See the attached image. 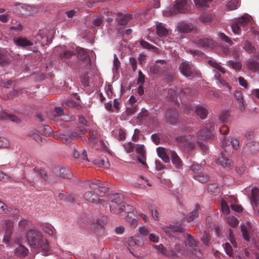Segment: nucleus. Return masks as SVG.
Segmentation results:
<instances>
[{
  "instance_id": "nucleus-1",
  "label": "nucleus",
  "mask_w": 259,
  "mask_h": 259,
  "mask_svg": "<svg viewBox=\"0 0 259 259\" xmlns=\"http://www.w3.org/2000/svg\"><path fill=\"white\" fill-rule=\"evenodd\" d=\"M26 238L32 251L41 252L44 255L49 253L48 241L43 237L41 232L35 229H30L27 232Z\"/></svg>"
},
{
  "instance_id": "nucleus-2",
  "label": "nucleus",
  "mask_w": 259,
  "mask_h": 259,
  "mask_svg": "<svg viewBox=\"0 0 259 259\" xmlns=\"http://www.w3.org/2000/svg\"><path fill=\"white\" fill-rule=\"evenodd\" d=\"M239 142L237 139H231V141L228 140L226 141V139L224 137L222 141V146L224 150L222 151L220 156L217 160V163L222 165L223 167H231L233 165V162L230 156L232 154L231 146L235 150L238 149L239 147Z\"/></svg>"
},
{
  "instance_id": "nucleus-3",
  "label": "nucleus",
  "mask_w": 259,
  "mask_h": 259,
  "mask_svg": "<svg viewBox=\"0 0 259 259\" xmlns=\"http://www.w3.org/2000/svg\"><path fill=\"white\" fill-rule=\"evenodd\" d=\"M88 130L84 127H80L76 128L73 132L71 133L67 134H59L57 135V138L64 143H68L71 140H75L79 137H81L82 135L86 134Z\"/></svg>"
},
{
  "instance_id": "nucleus-4",
  "label": "nucleus",
  "mask_w": 259,
  "mask_h": 259,
  "mask_svg": "<svg viewBox=\"0 0 259 259\" xmlns=\"http://www.w3.org/2000/svg\"><path fill=\"white\" fill-rule=\"evenodd\" d=\"M251 17L245 14L242 17L235 19L231 23V27L234 33L239 34L241 32V28L245 29V26L251 21Z\"/></svg>"
},
{
  "instance_id": "nucleus-5",
  "label": "nucleus",
  "mask_w": 259,
  "mask_h": 259,
  "mask_svg": "<svg viewBox=\"0 0 259 259\" xmlns=\"http://www.w3.org/2000/svg\"><path fill=\"white\" fill-rule=\"evenodd\" d=\"M185 239L184 243L186 250L189 251V255L192 254L197 257H200L201 255V253L197 246V241L190 234H186Z\"/></svg>"
},
{
  "instance_id": "nucleus-6",
  "label": "nucleus",
  "mask_w": 259,
  "mask_h": 259,
  "mask_svg": "<svg viewBox=\"0 0 259 259\" xmlns=\"http://www.w3.org/2000/svg\"><path fill=\"white\" fill-rule=\"evenodd\" d=\"M182 74L187 78H193L199 75V72L192 64L187 61L182 62L179 66Z\"/></svg>"
},
{
  "instance_id": "nucleus-7",
  "label": "nucleus",
  "mask_w": 259,
  "mask_h": 259,
  "mask_svg": "<svg viewBox=\"0 0 259 259\" xmlns=\"http://www.w3.org/2000/svg\"><path fill=\"white\" fill-rule=\"evenodd\" d=\"M87 185L90 189L94 190L97 196H104L108 191V188L101 184L99 180H95V182L89 180L87 182Z\"/></svg>"
},
{
  "instance_id": "nucleus-8",
  "label": "nucleus",
  "mask_w": 259,
  "mask_h": 259,
  "mask_svg": "<svg viewBox=\"0 0 259 259\" xmlns=\"http://www.w3.org/2000/svg\"><path fill=\"white\" fill-rule=\"evenodd\" d=\"M166 122L172 125H176L180 122L178 110L176 108H168L165 113Z\"/></svg>"
},
{
  "instance_id": "nucleus-9",
  "label": "nucleus",
  "mask_w": 259,
  "mask_h": 259,
  "mask_svg": "<svg viewBox=\"0 0 259 259\" xmlns=\"http://www.w3.org/2000/svg\"><path fill=\"white\" fill-rule=\"evenodd\" d=\"M111 204L110 205V211L114 214H118L119 211L121 207L116 208L117 204H121V203H126L123 201V196L120 194L115 193L110 196Z\"/></svg>"
},
{
  "instance_id": "nucleus-10",
  "label": "nucleus",
  "mask_w": 259,
  "mask_h": 259,
  "mask_svg": "<svg viewBox=\"0 0 259 259\" xmlns=\"http://www.w3.org/2000/svg\"><path fill=\"white\" fill-rule=\"evenodd\" d=\"M121 207L119 211V213L121 212H126V213H128L127 215V220L131 222V225L133 226H136L138 225V218L137 217L135 218L132 219V213H131V211L133 210L132 206L127 204L126 203H121V204H117L116 206V208H119Z\"/></svg>"
},
{
  "instance_id": "nucleus-11",
  "label": "nucleus",
  "mask_w": 259,
  "mask_h": 259,
  "mask_svg": "<svg viewBox=\"0 0 259 259\" xmlns=\"http://www.w3.org/2000/svg\"><path fill=\"white\" fill-rule=\"evenodd\" d=\"M194 42L199 47L204 49H212L217 46V42L208 38H199L194 40Z\"/></svg>"
},
{
  "instance_id": "nucleus-12",
  "label": "nucleus",
  "mask_w": 259,
  "mask_h": 259,
  "mask_svg": "<svg viewBox=\"0 0 259 259\" xmlns=\"http://www.w3.org/2000/svg\"><path fill=\"white\" fill-rule=\"evenodd\" d=\"M16 13L18 14L31 15L33 14L35 11L34 8L30 6H26L23 4H16Z\"/></svg>"
},
{
  "instance_id": "nucleus-13",
  "label": "nucleus",
  "mask_w": 259,
  "mask_h": 259,
  "mask_svg": "<svg viewBox=\"0 0 259 259\" xmlns=\"http://www.w3.org/2000/svg\"><path fill=\"white\" fill-rule=\"evenodd\" d=\"M53 171L55 175L65 179H69L72 176V174L68 168L63 167L61 165L55 166L53 168Z\"/></svg>"
},
{
  "instance_id": "nucleus-14",
  "label": "nucleus",
  "mask_w": 259,
  "mask_h": 259,
  "mask_svg": "<svg viewBox=\"0 0 259 259\" xmlns=\"http://www.w3.org/2000/svg\"><path fill=\"white\" fill-rule=\"evenodd\" d=\"M214 130V124L212 123H208L204 128L199 131V135L202 140L209 139L213 135L212 132Z\"/></svg>"
},
{
  "instance_id": "nucleus-15",
  "label": "nucleus",
  "mask_w": 259,
  "mask_h": 259,
  "mask_svg": "<svg viewBox=\"0 0 259 259\" xmlns=\"http://www.w3.org/2000/svg\"><path fill=\"white\" fill-rule=\"evenodd\" d=\"M83 198L89 202L95 203H102L103 201V199H100L98 198V196L96 194L94 190L89 191L84 193L83 194Z\"/></svg>"
},
{
  "instance_id": "nucleus-16",
  "label": "nucleus",
  "mask_w": 259,
  "mask_h": 259,
  "mask_svg": "<svg viewBox=\"0 0 259 259\" xmlns=\"http://www.w3.org/2000/svg\"><path fill=\"white\" fill-rule=\"evenodd\" d=\"M73 147L74 148L73 156L75 158L80 159L82 163H85L89 162L85 150H82L80 148L76 149L75 145H73Z\"/></svg>"
},
{
  "instance_id": "nucleus-17",
  "label": "nucleus",
  "mask_w": 259,
  "mask_h": 259,
  "mask_svg": "<svg viewBox=\"0 0 259 259\" xmlns=\"http://www.w3.org/2000/svg\"><path fill=\"white\" fill-rule=\"evenodd\" d=\"M170 156L171 157V161L174 166L178 170L183 168V162L178 155L175 151H169Z\"/></svg>"
},
{
  "instance_id": "nucleus-18",
  "label": "nucleus",
  "mask_w": 259,
  "mask_h": 259,
  "mask_svg": "<svg viewBox=\"0 0 259 259\" xmlns=\"http://www.w3.org/2000/svg\"><path fill=\"white\" fill-rule=\"evenodd\" d=\"M200 210L201 207L199 204H196L195 208L187 214V215L185 218V220L188 223L193 222L195 219L198 218Z\"/></svg>"
},
{
  "instance_id": "nucleus-19",
  "label": "nucleus",
  "mask_w": 259,
  "mask_h": 259,
  "mask_svg": "<svg viewBox=\"0 0 259 259\" xmlns=\"http://www.w3.org/2000/svg\"><path fill=\"white\" fill-rule=\"evenodd\" d=\"M189 136H177L176 140L180 143L184 144L185 148H187L189 150L193 149L195 147V145L192 142H189Z\"/></svg>"
},
{
  "instance_id": "nucleus-20",
  "label": "nucleus",
  "mask_w": 259,
  "mask_h": 259,
  "mask_svg": "<svg viewBox=\"0 0 259 259\" xmlns=\"http://www.w3.org/2000/svg\"><path fill=\"white\" fill-rule=\"evenodd\" d=\"M234 96L236 100L237 106L241 111L245 109V101L243 98V94L240 91L236 90L234 92Z\"/></svg>"
},
{
  "instance_id": "nucleus-21",
  "label": "nucleus",
  "mask_w": 259,
  "mask_h": 259,
  "mask_svg": "<svg viewBox=\"0 0 259 259\" xmlns=\"http://www.w3.org/2000/svg\"><path fill=\"white\" fill-rule=\"evenodd\" d=\"M158 156L165 163L169 162L170 154L169 151L171 150L162 147H158L156 149Z\"/></svg>"
},
{
  "instance_id": "nucleus-22",
  "label": "nucleus",
  "mask_w": 259,
  "mask_h": 259,
  "mask_svg": "<svg viewBox=\"0 0 259 259\" xmlns=\"http://www.w3.org/2000/svg\"><path fill=\"white\" fill-rule=\"evenodd\" d=\"M246 68L252 72H256L259 71V61L254 59H250L245 62Z\"/></svg>"
},
{
  "instance_id": "nucleus-23",
  "label": "nucleus",
  "mask_w": 259,
  "mask_h": 259,
  "mask_svg": "<svg viewBox=\"0 0 259 259\" xmlns=\"http://www.w3.org/2000/svg\"><path fill=\"white\" fill-rule=\"evenodd\" d=\"M77 57L82 62L90 64L91 59L87 54V50L81 48L77 49Z\"/></svg>"
},
{
  "instance_id": "nucleus-24",
  "label": "nucleus",
  "mask_w": 259,
  "mask_h": 259,
  "mask_svg": "<svg viewBox=\"0 0 259 259\" xmlns=\"http://www.w3.org/2000/svg\"><path fill=\"white\" fill-rule=\"evenodd\" d=\"M175 6L178 12L181 13H185L189 10V6L186 0H177Z\"/></svg>"
},
{
  "instance_id": "nucleus-25",
  "label": "nucleus",
  "mask_w": 259,
  "mask_h": 259,
  "mask_svg": "<svg viewBox=\"0 0 259 259\" xmlns=\"http://www.w3.org/2000/svg\"><path fill=\"white\" fill-rule=\"evenodd\" d=\"M14 41L17 46L23 48L31 46L33 45V42L25 37H22L14 39Z\"/></svg>"
},
{
  "instance_id": "nucleus-26",
  "label": "nucleus",
  "mask_w": 259,
  "mask_h": 259,
  "mask_svg": "<svg viewBox=\"0 0 259 259\" xmlns=\"http://www.w3.org/2000/svg\"><path fill=\"white\" fill-rule=\"evenodd\" d=\"M132 18V17L130 14L123 15L121 13H118L116 18V21L120 25H125L127 24L128 22Z\"/></svg>"
},
{
  "instance_id": "nucleus-27",
  "label": "nucleus",
  "mask_w": 259,
  "mask_h": 259,
  "mask_svg": "<svg viewBox=\"0 0 259 259\" xmlns=\"http://www.w3.org/2000/svg\"><path fill=\"white\" fill-rule=\"evenodd\" d=\"M250 201L252 205L257 206L259 201V189L257 188H253L251 190V196Z\"/></svg>"
},
{
  "instance_id": "nucleus-28",
  "label": "nucleus",
  "mask_w": 259,
  "mask_h": 259,
  "mask_svg": "<svg viewBox=\"0 0 259 259\" xmlns=\"http://www.w3.org/2000/svg\"><path fill=\"white\" fill-rule=\"evenodd\" d=\"M11 57L10 53L6 50H3L0 51V64L4 65L9 63Z\"/></svg>"
},
{
  "instance_id": "nucleus-29",
  "label": "nucleus",
  "mask_w": 259,
  "mask_h": 259,
  "mask_svg": "<svg viewBox=\"0 0 259 259\" xmlns=\"http://www.w3.org/2000/svg\"><path fill=\"white\" fill-rule=\"evenodd\" d=\"M212 0H194L195 6L197 8L201 9H206L209 8V3Z\"/></svg>"
},
{
  "instance_id": "nucleus-30",
  "label": "nucleus",
  "mask_w": 259,
  "mask_h": 259,
  "mask_svg": "<svg viewBox=\"0 0 259 259\" xmlns=\"http://www.w3.org/2000/svg\"><path fill=\"white\" fill-rule=\"evenodd\" d=\"M168 33L167 29L163 25L162 23L157 22L156 24V33L160 36H165Z\"/></svg>"
},
{
  "instance_id": "nucleus-31",
  "label": "nucleus",
  "mask_w": 259,
  "mask_h": 259,
  "mask_svg": "<svg viewBox=\"0 0 259 259\" xmlns=\"http://www.w3.org/2000/svg\"><path fill=\"white\" fill-rule=\"evenodd\" d=\"M195 113L201 119H205L207 116L208 111L204 107L200 106L196 107Z\"/></svg>"
},
{
  "instance_id": "nucleus-32",
  "label": "nucleus",
  "mask_w": 259,
  "mask_h": 259,
  "mask_svg": "<svg viewBox=\"0 0 259 259\" xmlns=\"http://www.w3.org/2000/svg\"><path fill=\"white\" fill-rule=\"evenodd\" d=\"M194 179L202 183L207 182L209 179V176L205 172H201L198 175L194 176Z\"/></svg>"
},
{
  "instance_id": "nucleus-33",
  "label": "nucleus",
  "mask_w": 259,
  "mask_h": 259,
  "mask_svg": "<svg viewBox=\"0 0 259 259\" xmlns=\"http://www.w3.org/2000/svg\"><path fill=\"white\" fill-rule=\"evenodd\" d=\"M0 118L2 120H10L16 122H18L19 121L16 116L8 114L7 112H2L1 114Z\"/></svg>"
},
{
  "instance_id": "nucleus-34",
  "label": "nucleus",
  "mask_w": 259,
  "mask_h": 259,
  "mask_svg": "<svg viewBox=\"0 0 259 259\" xmlns=\"http://www.w3.org/2000/svg\"><path fill=\"white\" fill-rule=\"evenodd\" d=\"M64 116L63 109L61 107H56L55 109V114L52 115V117H50L53 120L57 121L59 117Z\"/></svg>"
},
{
  "instance_id": "nucleus-35",
  "label": "nucleus",
  "mask_w": 259,
  "mask_h": 259,
  "mask_svg": "<svg viewBox=\"0 0 259 259\" xmlns=\"http://www.w3.org/2000/svg\"><path fill=\"white\" fill-rule=\"evenodd\" d=\"M93 224L96 225V227H104L109 224V219L107 216H102L100 219L97 220L96 224L93 223Z\"/></svg>"
},
{
  "instance_id": "nucleus-36",
  "label": "nucleus",
  "mask_w": 259,
  "mask_h": 259,
  "mask_svg": "<svg viewBox=\"0 0 259 259\" xmlns=\"http://www.w3.org/2000/svg\"><path fill=\"white\" fill-rule=\"evenodd\" d=\"M96 164L99 167L103 168H108L109 166V163L106 156L101 159H97L95 161Z\"/></svg>"
},
{
  "instance_id": "nucleus-37",
  "label": "nucleus",
  "mask_w": 259,
  "mask_h": 259,
  "mask_svg": "<svg viewBox=\"0 0 259 259\" xmlns=\"http://www.w3.org/2000/svg\"><path fill=\"white\" fill-rule=\"evenodd\" d=\"M241 232L244 239L249 242L250 237L253 235L252 232L249 230L248 228H241Z\"/></svg>"
},
{
  "instance_id": "nucleus-38",
  "label": "nucleus",
  "mask_w": 259,
  "mask_h": 259,
  "mask_svg": "<svg viewBox=\"0 0 259 259\" xmlns=\"http://www.w3.org/2000/svg\"><path fill=\"white\" fill-rule=\"evenodd\" d=\"M239 0H230L227 4L226 7L228 10H234L239 6Z\"/></svg>"
},
{
  "instance_id": "nucleus-39",
  "label": "nucleus",
  "mask_w": 259,
  "mask_h": 259,
  "mask_svg": "<svg viewBox=\"0 0 259 259\" xmlns=\"http://www.w3.org/2000/svg\"><path fill=\"white\" fill-rule=\"evenodd\" d=\"M208 191L212 195H217L220 191V189L217 184H210L207 186Z\"/></svg>"
},
{
  "instance_id": "nucleus-40",
  "label": "nucleus",
  "mask_w": 259,
  "mask_h": 259,
  "mask_svg": "<svg viewBox=\"0 0 259 259\" xmlns=\"http://www.w3.org/2000/svg\"><path fill=\"white\" fill-rule=\"evenodd\" d=\"M243 49L249 54H254L255 53L254 47L248 40L245 41Z\"/></svg>"
},
{
  "instance_id": "nucleus-41",
  "label": "nucleus",
  "mask_w": 259,
  "mask_h": 259,
  "mask_svg": "<svg viewBox=\"0 0 259 259\" xmlns=\"http://www.w3.org/2000/svg\"><path fill=\"white\" fill-rule=\"evenodd\" d=\"M75 54L74 51L71 50H66L64 51L62 54L60 55V58L61 60L64 61V60L69 59L72 58L73 56H75Z\"/></svg>"
},
{
  "instance_id": "nucleus-42",
  "label": "nucleus",
  "mask_w": 259,
  "mask_h": 259,
  "mask_svg": "<svg viewBox=\"0 0 259 259\" xmlns=\"http://www.w3.org/2000/svg\"><path fill=\"white\" fill-rule=\"evenodd\" d=\"M215 76L221 84H222L226 89H227L229 91L231 90V87L227 81H226L222 77H221L220 74L217 73L215 75Z\"/></svg>"
},
{
  "instance_id": "nucleus-43",
  "label": "nucleus",
  "mask_w": 259,
  "mask_h": 259,
  "mask_svg": "<svg viewBox=\"0 0 259 259\" xmlns=\"http://www.w3.org/2000/svg\"><path fill=\"white\" fill-rule=\"evenodd\" d=\"M208 64L213 67V68H215L218 70L220 71V72H222L223 73H225V69L222 67L220 64H219L215 60L212 59V60H209L208 61Z\"/></svg>"
},
{
  "instance_id": "nucleus-44",
  "label": "nucleus",
  "mask_w": 259,
  "mask_h": 259,
  "mask_svg": "<svg viewBox=\"0 0 259 259\" xmlns=\"http://www.w3.org/2000/svg\"><path fill=\"white\" fill-rule=\"evenodd\" d=\"M150 71L154 74L160 75L162 73L163 69L158 64H155L150 67Z\"/></svg>"
},
{
  "instance_id": "nucleus-45",
  "label": "nucleus",
  "mask_w": 259,
  "mask_h": 259,
  "mask_svg": "<svg viewBox=\"0 0 259 259\" xmlns=\"http://www.w3.org/2000/svg\"><path fill=\"white\" fill-rule=\"evenodd\" d=\"M174 249L177 252L181 253L184 256L189 255L188 250H187L185 247L184 248L179 244H175Z\"/></svg>"
},
{
  "instance_id": "nucleus-46",
  "label": "nucleus",
  "mask_w": 259,
  "mask_h": 259,
  "mask_svg": "<svg viewBox=\"0 0 259 259\" xmlns=\"http://www.w3.org/2000/svg\"><path fill=\"white\" fill-rule=\"evenodd\" d=\"M199 21L206 25L211 24L212 22L211 17L207 14L201 15L199 18Z\"/></svg>"
},
{
  "instance_id": "nucleus-47",
  "label": "nucleus",
  "mask_w": 259,
  "mask_h": 259,
  "mask_svg": "<svg viewBox=\"0 0 259 259\" xmlns=\"http://www.w3.org/2000/svg\"><path fill=\"white\" fill-rule=\"evenodd\" d=\"M168 230H165V232L169 237H173V234L177 232H182L183 228H166Z\"/></svg>"
},
{
  "instance_id": "nucleus-48",
  "label": "nucleus",
  "mask_w": 259,
  "mask_h": 259,
  "mask_svg": "<svg viewBox=\"0 0 259 259\" xmlns=\"http://www.w3.org/2000/svg\"><path fill=\"white\" fill-rule=\"evenodd\" d=\"M203 232L204 233L201 238V240L203 242L204 244L206 246H208L211 238L210 235L206 230H204Z\"/></svg>"
},
{
  "instance_id": "nucleus-49",
  "label": "nucleus",
  "mask_w": 259,
  "mask_h": 259,
  "mask_svg": "<svg viewBox=\"0 0 259 259\" xmlns=\"http://www.w3.org/2000/svg\"><path fill=\"white\" fill-rule=\"evenodd\" d=\"M33 171L35 172L36 176L39 177L40 178L44 179L45 181H47L48 179L47 172L44 169L38 170L36 168H33Z\"/></svg>"
},
{
  "instance_id": "nucleus-50",
  "label": "nucleus",
  "mask_w": 259,
  "mask_h": 259,
  "mask_svg": "<svg viewBox=\"0 0 259 259\" xmlns=\"http://www.w3.org/2000/svg\"><path fill=\"white\" fill-rule=\"evenodd\" d=\"M179 29L182 32L188 33L192 30V27L186 23H182L179 25Z\"/></svg>"
},
{
  "instance_id": "nucleus-51",
  "label": "nucleus",
  "mask_w": 259,
  "mask_h": 259,
  "mask_svg": "<svg viewBox=\"0 0 259 259\" xmlns=\"http://www.w3.org/2000/svg\"><path fill=\"white\" fill-rule=\"evenodd\" d=\"M22 30L23 26L19 22H18L16 26H12L10 27V31L13 33L16 32V33L19 34Z\"/></svg>"
},
{
  "instance_id": "nucleus-52",
  "label": "nucleus",
  "mask_w": 259,
  "mask_h": 259,
  "mask_svg": "<svg viewBox=\"0 0 259 259\" xmlns=\"http://www.w3.org/2000/svg\"><path fill=\"white\" fill-rule=\"evenodd\" d=\"M153 247H154L157 251H158L160 253H162V254L166 256L169 255L167 249L162 244H159L158 245H153Z\"/></svg>"
},
{
  "instance_id": "nucleus-53",
  "label": "nucleus",
  "mask_w": 259,
  "mask_h": 259,
  "mask_svg": "<svg viewBox=\"0 0 259 259\" xmlns=\"http://www.w3.org/2000/svg\"><path fill=\"white\" fill-rule=\"evenodd\" d=\"M227 222L230 225V227H236L239 223L238 220L234 216L228 217Z\"/></svg>"
},
{
  "instance_id": "nucleus-54",
  "label": "nucleus",
  "mask_w": 259,
  "mask_h": 259,
  "mask_svg": "<svg viewBox=\"0 0 259 259\" xmlns=\"http://www.w3.org/2000/svg\"><path fill=\"white\" fill-rule=\"evenodd\" d=\"M248 146L252 152H255L259 150V143L255 141H251L248 143Z\"/></svg>"
},
{
  "instance_id": "nucleus-55",
  "label": "nucleus",
  "mask_w": 259,
  "mask_h": 259,
  "mask_svg": "<svg viewBox=\"0 0 259 259\" xmlns=\"http://www.w3.org/2000/svg\"><path fill=\"white\" fill-rule=\"evenodd\" d=\"M219 36L222 41L228 43L230 45H232L234 44L231 39L229 36H227L224 33H220Z\"/></svg>"
},
{
  "instance_id": "nucleus-56",
  "label": "nucleus",
  "mask_w": 259,
  "mask_h": 259,
  "mask_svg": "<svg viewBox=\"0 0 259 259\" xmlns=\"http://www.w3.org/2000/svg\"><path fill=\"white\" fill-rule=\"evenodd\" d=\"M191 169L196 175L199 174L203 170L202 166L199 164H192L191 166Z\"/></svg>"
},
{
  "instance_id": "nucleus-57",
  "label": "nucleus",
  "mask_w": 259,
  "mask_h": 259,
  "mask_svg": "<svg viewBox=\"0 0 259 259\" xmlns=\"http://www.w3.org/2000/svg\"><path fill=\"white\" fill-rule=\"evenodd\" d=\"M221 207L222 212L224 214L227 215L229 214L230 212V208L227 202L225 200L222 201Z\"/></svg>"
},
{
  "instance_id": "nucleus-58",
  "label": "nucleus",
  "mask_w": 259,
  "mask_h": 259,
  "mask_svg": "<svg viewBox=\"0 0 259 259\" xmlns=\"http://www.w3.org/2000/svg\"><path fill=\"white\" fill-rule=\"evenodd\" d=\"M89 135L88 136V139L89 142L94 144L97 143L96 137L94 134V132L92 130L89 131Z\"/></svg>"
},
{
  "instance_id": "nucleus-59",
  "label": "nucleus",
  "mask_w": 259,
  "mask_h": 259,
  "mask_svg": "<svg viewBox=\"0 0 259 259\" xmlns=\"http://www.w3.org/2000/svg\"><path fill=\"white\" fill-rule=\"evenodd\" d=\"M32 222L28 219H22L19 221V227H27L33 225Z\"/></svg>"
},
{
  "instance_id": "nucleus-60",
  "label": "nucleus",
  "mask_w": 259,
  "mask_h": 259,
  "mask_svg": "<svg viewBox=\"0 0 259 259\" xmlns=\"http://www.w3.org/2000/svg\"><path fill=\"white\" fill-rule=\"evenodd\" d=\"M38 132L41 134L47 136V135H49V133L51 132V128L49 125H45L44 126L43 128L40 127L38 130Z\"/></svg>"
},
{
  "instance_id": "nucleus-61",
  "label": "nucleus",
  "mask_w": 259,
  "mask_h": 259,
  "mask_svg": "<svg viewBox=\"0 0 259 259\" xmlns=\"http://www.w3.org/2000/svg\"><path fill=\"white\" fill-rule=\"evenodd\" d=\"M189 53L193 55V57L196 59L201 58L203 55V53L198 50H190Z\"/></svg>"
},
{
  "instance_id": "nucleus-62",
  "label": "nucleus",
  "mask_w": 259,
  "mask_h": 259,
  "mask_svg": "<svg viewBox=\"0 0 259 259\" xmlns=\"http://www.w3.org/2000/svg\"><path fill=\"white\" fill-rule=\"evenodd\" d=\"M132 106V107H127L126 109L125 113L127 115H132L137 111V105Z\"/></svg>"
},
{
  "instance_id": "nucleus-63",
  "label": "nucleus",
  "mask_w": 259,
  "mask_h": 259,
  "mask_svg": "<svg viewBox=\"0 0 259 259\" xmlns=\"http://www.w3.org/2000/svg\"><path fill=\"white\" fill-rule=\"evenodd\" d=\"M17 251L19 252L22 255L25 256L28 254L29 252L28 249L26 248L23 245H20L19 247L17 248Z\"/></svg>"
},
{
  "instance_id": "nucleus-64",
  "label": "nucleus",
  "mask_w": 259,
  "mask_h": 259,
  "mask_svg": "<svg viewBox=\"0 0 259 259\" xmlns=\"http://www.w3.org/2000/svg\"><path fill=\"white\" fill-rule=\"evenodd\" d=\"M224 248L227 254H228L229 256H233V249L229 243H226L224 244Z\"/></svg>"
}]
</instances>
